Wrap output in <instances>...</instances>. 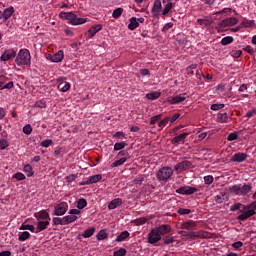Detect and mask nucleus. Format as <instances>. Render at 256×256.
<instances>
[{"label":"nucleus","instance_id":"f257e3e1","mask_svg":"<svg viewBox=\"0 0 256 256\" xmlns=\"http://www.w3.org/2000/svg\"><path fill=\"white\" fill-rule=\"evenodd\" d=\"M256 201L243 206V209H240V215L237 216L238 221H247L250 217L256 214Z\"/></svg>","mask_w":256,"mask_h":256},{"label":"nucleus","instance_id":"f03ea898","mask_svg":"<svg viewBox=\"0 0 256 256\" xmlns=\"http://www.w3.org/2000/svg\"><path fill=\"white\" fill-rule=\"evenodd\" d=\"M59 17L61 19H66L69 21L70 25H84V23L87 21V18H81L78 17L77 14L73 12H60Z\"/></svg>","mask_w":256,"mask_h":256},{"label":"nucleus","instance_id":"7ed1b4c3","mask_svg":"<svg viewBox=\"0 0 256 256\" xmlns=\"http://www.w3.org/2000/svg\"><path fill=\"white\" fill-rule=\"evenodd\" d=\"M15 63L16 65H18V67H21L23 65H31V53L29 52V50L20 49L18 54H16Z\"/></svg>","mask_w":256,"mask_h":256},{"label":"nucleus","instance_id":"20e7f679","mask_svg":"<svg viewBox=\"0 0 256 256\" xmlns=\"http://www.w3.org/2000/svg\"><path fill=\"white\" fill-rule=\"evenodd\" d=\"M156 177L159 181H169L173 177V168L169 166L162 167L157 171Z\"/></svg>","mask_w":256,"mask_h":256},{"label":"nucleus","instance_id":"39448f33","mask_svg":"<svg viewBox=\"0 0 256 256\" xmlns=\"http://www.w3.org/2000/svg\"><path fill=\"white\" fill-rule=\"evenodd\" d=\"M237 23H239V20L237 19V17H230L227 19L222 20L218 26H217V30L219 32H223L225 27H233L235 25H237Z\"/></svg>","mask_w":256,"mask_h":256},{"label":"nucleus","instance_id":"423d86ee","mask_svg":"<svg viewBox=\"0 0 256 256\" xmlns=\"http://www.w3.org/2000/svg\"><path fill=\"white\" fill-rule=\"evenodd\" d=\"M78 215H81V211L79 209L70 210L69 215L64 216V221L66 225H69L70 223H75V221L79 219Z\"/></svg>","mask_w":256,"mask_h":256},{"label":"nucleus","instance_id":"0eeeda50","mask_svg":"<svg viewBox=\"0 0 256 256\" xmlns=\"http://www.w3.org/2000/svg\"><path fill=\"white\" fill-rule=\"evenodd\" d=\"M68 209L69 204H67V202H61L54 207V215H56L57 217H61L62 215H65L67 213Z\"/></svg>","mask_w":256,"mask_h":256},{"label":"nucleus","instance_id":"6e6552de","mask_svg":"<svg viewBox=\"0 0 256 256\" xmlns=\"http://www.w3.org/2000/svg\"><path fill=\"white\" fill-rule=\"evenodd\" d=\"M197 191H199V188L197 187L182 186L176 190V193H179V195H194Z\"/></svg>","mask_w":256,"mask_h":256},{"label":"nucleus","instance_id":"1a4fd4ad","mask_svg":"<svg viewBox=\"0 0 256 256\" xmlns=\"http://www.w3.org/2000/svg\"><path fill=\"white\" fill-rule=\"evenodd\" d=\"M161 241V236L156 228H152L148 234V243L150 245H155V243H159Z\"/></svg>","mask_w":256,"mask_h":256},{"label":"nucleus","instance_id":"9d476101","mask_svg":"<svg viewBox=\"0 0 256 256\" xmlns=\"http://www.w3.org/2000/svg\"><path fill=\"white\" fill-rule=\"evenodd\" d=\"M46 59L48 61H51L52 63H61V61L65 59V53L63 52V50H59L57 53L53 55H48Z\"/></svg>","mask_w":256,"mask_h":256},{"label":"nucleus","instance_id":"9b49d317","mask_svg":"<svg viewBox=\"0 0 256 256\" xmlns=\"http://www.w3.org/2000/svg\"><path fill=\"white\" fill-rule=\"evenodd\" d=\"M17 57V51L15 49H8L3 52L0 57L1 61H11V59H15Z\"/></svg>","mask_w":256,"mask_h":256},{"label":"nucleus","instance_id":"f8f14e48","mask_svg":"<svg viewBox=\"0 0 256 256\" xmlns=\"http://www.w3.org/2000/svg\"><path fill=\"white\" fill-rule=\"evenodd\" d=\"M7 81H8L7 77L3 75L0 76V91H3V89H13L14 87L13 81H10L8 83Z\"/></svg>","mask_w":256,"mask_h":256},{"label":"nucleus","instance_id":"ddd939ff","mask_svg":"<svg viewBox=\"0 0 256 256\" xmlns=\"http://www.w3.org/2000/svg\"><path fill=\"white\" fill-rule=\"evenodd\" d=\"M156 231H158L160 237L162 235H167L168 233H171V226L169 224H162L158 227H155Z\"/></svg>","mask_w":256,"mask_h":256},{"label":"nucleus","instance_id":"4468645a","mask_svg":"<svg viewBox=\"0 0 256 256\" xmlns=\"http://www.w3.org/2000/svg\"><path fill=\"white\" fill-rule=\"evenodd\" d=\"M14 13H15V8H13V6H10L4 9V11H2V19H4V21H7L11 19Z\"/></svg>","mask_w":256,"mask_h":256},{"label":"nucleus","instance_id":"2eb2a0df","mask_svg":"<svg viewBox=\"0 0 256 256\" xmlns=\"http://www.w3.org/2000/svg\"><path fill=\"white\" fill-rule=\"evenodd\" d=\"M185 95H177L174 97H171L168 99V103H170L171 105H179V103H183V101H185Z\"/></svg>","mask_w":256,"mask_h":256},{"label":"nucleus","instance_id":"dca6fc26","mask_svg":"<svg viewBox=\"0 0 256 256\" xmlns=\"http://www.w3.org/2000/svg\"><path fill=\"white\" fill-rule=\"evenodd\" d=\"M47 227H49V221H47V220L38 221V222H36L35 233H41V231H45V229H47Z\"/></svg>","mask_w":256,"mask_h":256},{"label":"nucleus","instance_id":"f3484780","mask_svg":"<svg viewBox=\"0 0 256 256\" xmlns=\"http://www.w3.org/2000/svg\"><path fill=\"white\" fill-rule=\"evenodd\" d=\"M190 166H191V162H189V161H187V160H184V161L178 163V164L174 167V169H175L176 171H185V170L189 169Z\"/></svg>","mask_w":256,"mask_h":256},{"label":"nucleus","instance_id":"a211bd4d","mask_svg":"<svg viewBox=\"0 0 256 256\" xmlns=\"http://www.w3.org/2000/svg\"><path fill=\"white\" fill-rule=\"evenodd\" d=\"M101 29H103V26L101 24H97V25L92 26L88 30V37H90V38L95 37V35H97V33H99V31H101Z\"/></svg>","mask_w":256,"mask_h":256},{"label":"nucleus","instance_id":"6ab92c4d","mask_svg":"<svg viewBox=\"0 0 256 256\" xmlns=\"http://www.w3.org/2000/svg\"><path fill=\"white\" fill-rule=\"evenodd\" d=\"M187 137H189V133L185 132V133H182L176 137H174L172 139V143L174 144H181V143H185V140L187 139Z\"/></svg>","mask_w":256,"mask_h":256},{"label":"nucleus","instance_id":"aec40b11","mask_svg":"<svg viewBox=\"0 0 256 256\" xmlns=\"http://www.w3.org/2000/svg\"><path fill=\"white\" fill-rule=\"evenodd\" d=\"M245 159H247V154L241 152L236 153L232 156V161H234L235 163H243Z\"/></svg>","mask_w":256,"mask_h":256},{"label":"nucleus","instance_id":"412c9836","mask_svg":"<svg viewBox=\"0 0 256 256\" xmlns=\"http://www.w3.org/2000/svg\"><path fill=\"white\" fill-rule=\"evenodd\" d=\"M120 205H123V199L115 198L108 204V209L110 210L117 209V207H120Z\"/></svg>","mask_w":256,"mask_h":256},{"label":"nucleus","instance_id":"4be33fe9","mask_svg":"<svg viewBox=\"0 0 256 256\" xmlns=\"http://www.w3.org/2000/svg\"><path fill=\"white\" fill-rule=\"evenodd\" d=\"M194 227H197V222L194 220H189L181 224V229H185L186 231H189V229H194Z\"/></svg>","mask_w":256,"mask_h":256},{"label":"nucleus","instance_id":"5701e85b","mask_svg":"<svg viewBox=\"0 0 256 256\" xmlns=\"http://www.w3.org/2000/svg\"><path fill=\"white\" fill-rule=\"evenodd\" d=\"M240 185V195H248V193H251V190L253 189V186L251 184H244Z\"/></svg>","mask_w":256,"mask_h":256},{"label":"nucleus","instance_id":"b1692460","mask_svg":"<svg viewBox=\"0 0 256 256\" xmlns=\"http://www.w3.org/2000/svg\"><path fill=\"white\" fill-rule=\"evenodd\" d=\"M161 0H155L154 1V6L152 8V13L153 15L157 16L159 13H161Z\"/></svg>","mask_w":256,"mask_h":256},{"label":"nucleus","instance_id":"393cba45","mask_svg":"<svg viewBox=\"0 0 256 256\" xmlns=\"http://www.w3.org/2000/svg\"><path fill=\"white\" fill-rule=\"evenodd\" d=\"M130 23L128 24V29L130 31H135V29H137V27H139V22L137 21L136 17H132L130 18Z\"/></svg>","mask_w":256,"mask_h":256},{"label":"nucleus","instance_id":"a878e982","mask_svg":"<svg viewBox=\"0 0 256 256\" xmlns=\"http://www.w3.org/2000/svg\"><path fill=\"white\" fill-rule=\"evenodd\" d=\"M161 97V92L159 91H154L146 94V99L149 101H155V99H159Z\"/></svg>","mask_w":256,"mask_h":256},{"label":"nucleus","instance_id":"bb28decb","mask_svg":"<svg viewBox=\"0 0 256 256\" xmlns=\"http://www.w3.org/2000/svg\"><path fill=\"white\" fill-rule=\"evenodd\" d=\"M34 217H36V219H49V212H47L46 210H41L37 213L34 214Z\"/></svg>","mask_w":256,"mask_h":256},{"label":"nucleus","instance_id":"cd10ccee","mask_svg":"<svg viewBox=\"0 0 256 256\" xmlns=\"http://www.w3.org/2000/svg\"><path fill=\"white\" fill-rule=\"evenodd\" d=\"M87 179H88V183L90 185H93V183H99V181H101V179H103V176L101 174H96V175L88 177Z\"/></svg>","mask_w":256,"mask_h":256},{"label":"nucleus","instance_id":"c85d7f7f","mask_svg":"<svg viewBox=\"0 0 256 256\" xmlns=\"http://www.w3.org/2000/svg\"><path fill=\"white\" fill-rule=\"evenodd\" d=\"M182 237H189V239H195V237H199V235H197V232L193 230H184L182 231Z\"/></svg>","mask_w":256,"mask_h":256},{"label":"nucleus","instance_id":"c756f323","mask_svg":"<svg viewBox=\"0 0 256 256\" xmlns=\"http://www.w3.org/2000/svg\"><path fill=\"white\" fill-rule=\"evenodd\" d=\"M129 231H122L115 239V241L117 243H121L123 241H125V239H127L129 237Z\"/></svg>","mask_w":256,"mask_h":256},{"label":"nucleus","instance_id":"7c9ffc66","mask_svg":"<svg viewBox=\"0 0 256 256\" xmlns=\"http://www.w3.org/2000/svg\"><path fill=\"white\" fill-rule=\"evenodd\" d=\"M19 230L20 231H31V233H35V231H36L35 226L30 225V224H22L19 227Z\"/></svg>","mask_w":256,"mask_h":256},{"label":"nucleus","instance_id":"2f4dec72","mask_svg":"<svg viewBox=\"0 0 256 256\" xmlns=\"http://www.w3.org/2000/svg\"><path fill=\"white\" fill-rule=\"evenodd\" d=\"M217 120L219 123H228L229 122V116L227 113H219L217 115Z\"/></svg>","mask_w":256,"mask_h":256},{"label":"nucleus","instance_id":"473e14b6","mask_svg":"<svg viewBox=\"0 0 256 256\" xmlns=\"http://www.w3.org/2000/svg\"><path fill=\"white\" fill-rule=\"evenodd\" d=\"M29 237H31V233L24 231V232H20L19 236H18V241H27V239H29Z\"/></svg>","mask_w":256,"mask_h":256},{"label":"nucleus","instance_id":"72a5a7b5","mask_svg":"<svg viewBox=\"0 0 256 256\" xmlns=\"http://www.w3.org/2000/svg\"><path fill=\"white\" fill-rule=\"evenodd\" d=\"M24 173H27V177H33V167L29 164H26L23 168Z\"/></svg>","mask_w":256,"mask_h":256},{"label":"nucleus","instance_id":"f704fd0d","mask_svg":"<svg viewBox=\"0 0 256 256\" xmlns=\"http://www.w3.org/2000/svg\"><path fill=\"white\" fill-rule=\"evenodd\" d=\"M127 162V158H120L119 160L114 161L111 164V167H121V165H124Z\"/></svg>","mask_w":256,"mask_h":256},{"label":"nucleus","instance_id":"c9c22d12","mask_svg":"<svg viewBox=\"0 0 256 256\" xmlns=\"http://www.w3.org/2000/svg\"><path fill=\"white\" fill-rule=\"evenodd\" d=\"M94 233H95V228L86 229L83 233V237L84 239H89V237H93Z\"/></svg>","mask_w":256,"mask_h":256},{"label":"nucleus","instance_id":"e433bc0d","mask_svg":"<svg viewBox=\"0 0 256 256\" xmlns=\"http://www.w3.org/2000/svg\"><path fill=\"white\" fill-rule=\"evenodd\" d=\"M230 193H232L233 195H241L240 194V185H233L229 188Z\"/></svg>","mask_w":256,"mask_h":256},{"label":"nucleus","instance_id":"4c0bfd02","mask_svg":"<svg viewBox=\"0 0 256 256\" xmlns=\"http://www.w3.org/2000/svg\"><path fill=\"white\" fill-rule=\"evenodd\" d=\"M109 237V234L105 232V230H101L97 235L96 238L98 241H103L104 239H107Z\"/></svg>","mask_w":256,"mask_h":256},{"label":"nucleus","instance_id":"58836bf2","mask_svg":"<svg viewBox=\"0 0 256 256\" xmlns=\"http://www.w3.org/2000/svg\"><path fill=\"white\" fill-rule=\"evenodd\" d=\"M52 223L54 225H67L65 222V217H63V218L55 217V218H53Z\"/></svg>","mask_w":256,"mask_h":256},{"label":"nucleus","instance_id":"ea45409f","mask_svg":"<svg viewBox=\"0 0 256 256\" xmlns=\"http://www.w3.org/2000/svg\"><path fill=\"white\" fill-rule=\"evenodd\" d=\"M173 9V2H168L164 9L162 10V15H168L169 11Z\"/></svg>","mask_w":256,"mask_h":256},{"label":"nucleus","instance_id":"a19ab883","mask_svg":"<svg viewBox=\"0 0 256 256\" xmlns=\"http://www.w3.org/2000/svg\"><path fill=\"white\" fill-rule=\"evenodd\" d=\"M233 42V37L232 36H226L224 38H222L221 40V45H231V43Z\"/></svg>","mask_w":256,"mask_h":256},{"label":"nucleus","instance_id":"79ce46f5","mask_svg":"<svg viewBox=\"0 0 256 256\" xmlns=\"http://www.w3.org/2000/svg\"><path fill=\"white\" fill-rule=\"evenodd\" d=\"M77 207L78 209H85V207H87V200H85L84 198H80L78 200Z\"/></svg>","mask_w":256,"mask_h":256},{"label":"nucleus","instance_id":"37998d69","mask_svg":"<svg viewBox=\"0 0 256 256\" xmlns=\"http://www.w3.org/2000/svg\"><path fill=\"white\" fill-rule=\"evenodd\" d=\"M143 181H145V177L143 175H139L134 179V185H143Z\"/></svg>","mask_w":256,"mask_h":256},{"label":"nucleus","instance_id":"c03bdc74","mask_svg":"<svg viewBox=\"0 0 256 256\" xmlns=\"http://www.w3.org/2000/svg\"><path fill=\"white\" fill-rule=\"evenodd\" d=\"M126 145L125 142H117L114 144V151H121V149H125Z\"/></svg>","mask_w":256,"mask_h":256},{"label":"nucleus","instance_id":"a18cd8bd","mask_svg":"<svg viewBox=\"0 0 256 256\" xmlns=\"http://www.w3.org/2000/svg\"><path fill=\"white\" fill-rule=\"evenodd\" d=\"M122 13H123V10H122L121 8H116V9L113 11V13H112V17H113L114 19H119V17H121Z\"/></svg>","mask_w":256,"mask_h":256},{"label":"nucleus","instance_id":"49530a36","mask_svg":"<svg viewBox=\"0 0 256 256\" xmlns=\"http://www.w3.org/2000/svg\"><path fill=\"white\" fill-rule=\"evenodd\" d=\"M34 107L38 109H45V107H47V103L43 100H39L34 104Z\"/></svg>","mask_w":256,"mask_h":256},{"label":"nucleus","instance_id":"de8ad7c7","mask_svg":"<svg viewBox=\"0 0 256 256\" xmlns=\"http://www.w3.org/2000/svg\"><path fill=\"white\" fill-rule=\"evenodd\" d=\"M225 193H220L217 196H215L214 201H216V203H223L225 201Z\"/></svg>","mask_w":256,"mask_h":256},{"label":"nucleus","instance_id":"09e8293b","mask_svg":"<svg viewBox=\"0 0 256 256\" xmlns=\"http://www.w3.org/2000/svg\"><path fill=\"white\" fill-rule=\"evenodd\" d=\"M165 245H171V243H175V237L172 235H168L164 238Z\"/></svg>","mask_w":256,"mask_h":256},{"label":"nucleus","instance_id":"8fccbe9b","mask_svg":"<svg viewBox=\"0 0 256 256\" xmlns=\"http://www.w3.org/2000/svg\"><path fill=\"white\" fill-rule=\"evenodd\" d=\"M12 177L13 179H17V181H25V174L21 172L15 173Z\"/></svg>","mask_w":256,"mask_h":256},{"label":"nucleus","instance_id":"3c124183","mask_svg":"<svg viewBox=\"0 0 256 256\" xmlns=\"http://www.w3.org/2000/svg\"><path fill=\"white\" fill-rule=\"evenodd\" d=\"M41 147H44L45 149H47V147H51V145H53V140L51 139H47V140H43L40 143Z\"/></svg>","mask_w":256,"mask_h":256},{"label":"nucleus","instance_id":"603ef678","mask_svg":"<svg viewBox=\"0 0 256 256\" xmlns=\"http://www.w3.org/2000/svg\"><path fill=\"white\" fill-rule=\"evenodd\" d=\"M194 69H197V64H191L189 67L186 68V73L188 75H194Z\"/></svg>","mask_w":256,"mask_h":256},{"label":"nucleus","instance_id":"864d4df0","mask_svg":"<svg viewBox=\"0 0 256 256\" xmlns=\"http://www.w3.org/2000/svg\"><path fill=\"white\" fill-rule=\"evenodd\" d=\"M215 181V178H213L212 175L204 176V183L205 185H211Z\"/></svg>","mask_w":256,"mask_h":256},{"label":"nucleus","instance_id":"5fc2aeb1","mask_svg":"<svg viewBox=\"0 0 256 256\" xmlns=\"http://www.w3.org/2000/svg\"><path fill=\"white\" fill-rule=\"evenodd\" d=\"M23 133L25 135H31V133H33V128L29 124H27L23 127Z\"/></svg>","mask_w":256,"mask_h":256},{"label":"nucleus","instance_id":"6e6d98bb","mask_svg":"<svg viewBox=\"0 0 256 256\" xmlns=\"http://www.w3.org/2000/svg\"><path fill=\"white\" fill-rule=\"evenodd\" d=\"M189 213H191V209L179 208V209L177 210V214H178V215H189Z\"/></svg>","mask_w":256,"mask_h":256},{"label":"nucleus","instance_id":"4d7b16f0","mask_svg":"<svg viewBox=\"0 0 256 256\" xmlns=\"http://www.w3.org/2000/svg\"><path fill=\"white\" fill-rule=\"evenodd\" d=\"M127 255V250L125 248H119V250L114 252V256H125Z\"/></svg>","mask_w":256,"mask_h":256},{"label":"nucleus","instance_id":"13d9d810","mask_svg":"<svg viewBox=\"0 0 256 256\" xmlns=\"http://www.w3.org/2000/svg\"><path fill=\"white\" fill-rule=\"evenodd\" d=\"M163 117V114H158L150 119V125H155L157 121H160V119Z\"/></svg>","mask_w":256,"mask_h":256},{"label":"nucleus","instance_id":"bf43d9fd","mask_svg":"<svg viewBox=\"0 0 256 256\" xmlns=\"http://www.w3.org/2000/svg\"><path fill=\"white\" fill-rule=\"evenodd\" d=\"M167 123H169V117L164 118L158 123V127L163 129V127H167Z\"/></svg>","mask_w":256,"mask_h":256},{"label":"nucleus","instance_id":"052dcab7","mask_svg":"<svg viewBox=\"0 0 256 256\" xmlns=\"http://www.w3.org/2000/svg\"><path fill=\"white\" fill-rule=\"evenodd\" d=\"M243 209V207H246V205H242L241 203H236L230 207V211H239V209Z\"/></svg>","mask_w":256,"mask_h":256},{"label":"nucleus","instance_id":"680f3d73","mask_svg":"<svg viewBox=\"0 0 256 256\" xmlns=\"http://www.w3.org/2000/svg\"><path fill=\"white\" fill-rule=\"evenodd\" d=\"M6 147H9V141L5 139L0 140V150L3 151L5 150Z\"/></svg>","mask_w":256,"mask_h":256},{"label":"nucleus","instance_id":"e2e57ef3","mask_svg":"<svg viewBox=\"0 0 256 256\" xmlns=\"http://www.w3.org/2000/svg\"><path fill=\"white\" fill-rule=\"evenodd\" d=\"M223 107H225V104H212L210 109L212 111H219V109H223Z\"/></svg>","mask_w":256,"mask_h":256},{"label":"nucleus","instance_id":"0e129e2a","mask_svg":"<svg viewBox=\"0 0 256 256\" xmlns=\"http://www.w3.org/2000/svg\"><path fill=\"white\" fill-rule=\"evenodd\" d=\"M228 141H236L238 139L237 132H232L227 136Z\"/></svg>","mask_w":256,"mask_h":256},{"label":"nucleus","instance_id":"69168bd1","mask_svg":"<svg viewBox=\"0 0 256 256\" xmlns=\"http://www.w3.org/2000/svg\"><path fill=\"white\" fill-rule=\"evenodd\" d=\"M225 13H231V8H223L220 11L214 13V15H223Z\"/></svg>","mask_w":256,"mask_h":256},{"label":"nucleus","instance_id":"338daca9","mask_svg":"<svg viewBox=\"0 0 256 256\" xmlns=\"http://www.w3.org/2000/svg\"><path fill=\"white\" fill-rule=\"evenodd\" d=\"M114 137H116V139H125V133H123V131H118L114 134Z\"/></svg>","mask_w":256,"mask_h":256},{"label":"nucleus","instance_id":"774afa93","mask_svg":"<svg viewBox=\"0 0 256 256\" xmlns=\"http://www.w3.org/2000/svg\"><path fill=\"white\" fill-rule=\"evenodd\" d=\"M232 247L233 249H241V247H243V242L241 241L234 242L232 243Z\"/></svg>","mask_w":256,"mask_h":256}]
</instances>
